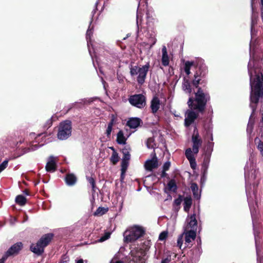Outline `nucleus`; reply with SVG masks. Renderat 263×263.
Here are the masks:
<instances>
[{
    "mask_svg": "<svg viewBox=\"0 0 263 263\" xmlns=\"http://www.w3.org/2000/svg\"><path fill=\"white\" fill-rule=\"evenodd\" d=\"M250 60L248 63V72L250 76V85L251 91L250 95V106L252 109V114L250 117L247 126V132L251 133L253 129V121L252 120L253 115L254 114L257 103L263 96V76L262 73H257L255 78H253L252 72V66L251 60L254 59V55L251 50V46L250 47Z\"/></svg>",
    "mask_w": 263,
    "mask_h": 263,
    "instance_id": "obj_1",
    "label": "nucleus"
},
{
    "mask_svg": "<svg viewBox=\"0 0 263 263\" xmlns=\"http://www.w3.org/2000/svg\"><path fill=\"white\" fill-rule=\"evenodd\" d=\"M209 99V95L207 93H204L199 87L195 93V99H193L192 97L189 98L187 104L192 110L202 112L204 110L206 104Z\"/></svg>",
    "mask_w": 263,
    "mask_h": 263,
    "instance_id": "obj_2",
    "label": "nucleus"
},
{
    "mask_svg": "<svg viewBox=\"0 0 263 263\" xmlns=\"http://www.w3.org/2000/svg\"><path fill=\"white\" fill-rule=\"evenodd\" d=\"M257 178H245L246 180V194L248 198V201L249 203V205L250 206L252 218V222L254 227V237L255 239V242L257 241V238L256 237L258 235V232L256 231L255 230V215L254 212L252 210V207L251 206V196L249 195V190L250 188H251V186L252 185L253 187L257 186V184L258 183V180L255 181V179ZM256 253L257 255V263H263V259L260 257L259 256V249L257 245V242H256Z\"/></svg>",
    "mask_w": 263,
    "mask_h": 263,
    "instance_id": "obj_3",
    "label": "nucleus"
},
{
    "mask_svg": "<svg viewBox=\"0 0 263 263\" xmlns=\"http://www.w3.org/2000/svg\"><path fill=\"white\" fill-rule=\"evenodd\" d=\"M145 229L142 226L135 225L127 229L123 234L124 240L126 242L135 241L142 237Z\"/></svg>",
    "mask_w": 263,
    "mask_h": 263,
    "instance_id": "obj_4",
    "label": "nucleus"
},
{
    "mask_svg": "<svg viewBox=\"0 0 263 263\" xmlns=\"http://www.w3.org/2000/svg\"><path fill=\"white\" fill-rule=\"evenodd\" d=\"M149 248V242L145 241L141 247L132 249L130 251L132 261L135 263H144L146 251Z\"/></svg>",
    "mask_w": 263,
    "mask_h": 263,
    "instance_id": "obj_5",
    "label": "nucleus"
},
{
    "mask_svg": "<svg viewBox=\"0 0 263 263\" xmlns=\"http://www.w3.org/2000/svg\"><path fill=\"white\" fill-rule=\"evenodd\" d=\"M150 67L149 63H147L142 67L131 66L130 73L132 77L137 76V81L138 84L142 85L145 82L147 73Z\"/></svg>",
    "mask_w": 263,
    "mask_h": 263,
    "instance_id": "obj_6",
    "label": "nucleus"
},
{
    "mask_svg": "<svg viewBox=\"0 0 263 263\" xmlns=\"http://www.w3.org/2000/svg\"><path fill=\"white\" fill-rule=\"evenodd\" d=\"M52 238L51 234L43 236L36 243H32L30 246L31 251L37 255H41L44 252V248L48 245Z\"/></svg>",
    "mask_w": 263,
    "mask_h": 263,
    "instance_id": "obj_7",
    "label": "nucleus"
},
{
    "mask_svg": "<svg viewBox=\"0 0 263 263\" xmlns=\"http://www.w3.org/2000/svg\"><path fill=\"white\" fill-rule=\"evenodd\" d=\"M71 122L68 120H66L61 122L57 135L58 139L61 140H65L71 135Z\"/></svg>",
    "mask_w": 263,
    "mask_h": 263,
    "instance_id": "obj_8",
    "label": "nucleus"
},
{
    "mask_svg": "<svg viewBox=\"0 0 263 263\" xmlns=\"http://www.w3.org/2000/svg\"><path fill=\"white\" fill-rule=\"evenodd\" d=\"M129 103L138 108H143L146 105V97L142 94L134 95L128 98Z\"/></svg>",
    "mask_w": 263,
    "mask_h": 263,
    "instance_id": "obj_9",
    "label": "nucleus"
},
{
    "mask_svg": "<svg viewBox=\"0 0 263 263\" xmlns=\"http://www.w3.org/2000/svg\"><path fill=\"white\" fill-rule=\"evenodd\" d=\"M92 33L93 31L92 30V29H90L89 27L86 32V37L87 42L88 51L92 58V60L93 61V56L97 57V54H99L100 51L98 49V47L96 46V45H93L91 43L90 38L91 36L92 35Z\"/></svg>",
    "mask_w": 263,
    "mask_h": 263,
    "instance_id": "obj_10",
    "label": "nucleus"
},
{
    "mask_svg": "<svg viewBox=\"0 0 263 263\" xmlns=\"http://www.w3.org/2000/svg\"><path fill=\"white\" fill-rule=\"evenodd\" d=\"M193 142V151L194 154H197L199 152V148L201 145L202 140L199 137V135L197 130L196 127L195 128L194 134L192 137Z\"/></svg>",
    "mask_w": 263,
    "mask_h": 263,
    "instance_id": "obj_11",
    "label": "nucleus"
},
{
    "mask_svg": "<svg viewBox=\"0 0 263 263\" xmlns=\"http://www.w3.org/2000/svg\"><path fill=\"white\" fill-rule=\"evenodd\" d=\"M186 221L187 224L185 228V231L194 230L196 232L197 221L196 219L195 214L191 215L186 218Z\"/></svg>",
    "mask_w": 263,
    "mask_h": 263,
    "instance_id": "obj_12",
    "label": "nucleus"
},
{
    "mask_svg": "<svg viewBox=\"0 0 263 263\" xmlns=\"http://www.w3.org/2000/svg\"><path fill=\"white\" fill-rule=\"evenodd\" d=\"M153 157L152 159L147 160L144 164L145 168L147 171H151L158 167V162L155 153L153 154Z\"/></svg>",
    "mask_w": 263,
    "mask_h": 263,
    "instance_id": "obj_13",
    "label": "nucleus"
},
{
    "mask_svg": "<svg viewBox=\"0 0 263 263\" xmlns=\"http://www.w3.org/2000/svg\"><path fill=\"white\" fill-rule=\"evenodd\" d=\"M198 114L193 110H189L186 112V117L185 119V125L189 126L197 118Z\"/></svg>",
    "mask_w": 263,
    "mask_h": 263,
    "instance_id": "obj_14",
    "label": "nucleus"
},
{
    "mask_svg": "<svg viewBox=\"0 0 263 263\" xmlns=\"http://www.w3.org/2000/svg\"><path fill=\"white\" fill-rule=\"evenodd\" d=\"M56 158L50 156L48 159L45 168L46 171L49 172H54L56 170Z\"/></svg>",
    "mask_w": 263,
    "mask_h": 263,
    "instance_id": "obj_15",
    "label": "nucleus"
},
{
    "mask_svg": "<svg viewBox=\"0 0 263 263\" xmlns=\"http://www.w3.org/2000/svg\"><path fill=\"white\" fill-rule=\"evenodd\" d=\"M185 235V244L188 247L189 244L196 238V232L194 230L185 231L184 232Z\"/></svg>",
    "mask_w": 263,
    "mask_h": 263,
    "instance_id": "obj_16",
    "label": "nucleus"
},
{
    "mask_svg": "<svg viewBox=\"0 0 263 263\" xmlns=\"http://www.w3.org/2000/svg\"><path fill=\"white\" fill-rule=\"evenodd\" d=\"M142 123V120L137 117L130 118L127 122V125L130 128L136 129Z\"/></svg>",
    "mask_w": 263,
    "mask_h": 263,
    "instance_id": "obj_17",
    "label": "nucleus"
},
{
    "mask_svg": "<svg viewBox=\"0 0 263 263\" xmlns=\"http://www.w3.org/2000/svg\"><path fill=\"white\" fill-rule=\"evenodd\" d=\"M161 62L164 66H167L170 64V58L165 46H163L162 48Z\"/></svg>",
    "mask_w": 263,
    "mask_h": 263,
    "instance_id": "obj_18",
    "label": "nucleus"
},
{
    "mask_svg": "<svg viewBox=\"0 0 263 263\" xmlns=\"http://www.w3.org/2000/svg\"><path fill=\"white\" fill-rule=\"evenodd\" d=\"M160 106V101L157 97H154L151 102V108L153 114H155L159 110Z\"/></svg>",
    "mask_w": 263,
    "mask_h": 263,
    "instance_id": "obj_19",
    "label": "nucleus"
},
{
    "mask_svg": "<svg viewBox=\"0 0 263 263\" xmlns=\"http://www.w3.org/2000/svg\"><path fill=\"white\" fill-rule=\"evenodd\" d=\"M22 242H17L14 244L7 251L6 255L8 256L17 253L22 249Z\"/></svg>",
    "mask_w": 263,
    "mask_h": 263,
    "instance_id": "obj_20",
    "label": "nucleus"
},
{
    "mask_svg": "<svg viewBox=\"0 0 263 263\" xmlns=\"http://www.w3.org/2000/svg\"><path fill=\"white\" fill-rule=\"evenodd\" d=\"M65 180L67 185L72 186L76 184L77 179L73 174H68L66 176Z\"/></svg>",
    "mask_w": 263,
    "mask_h": 263,
    "instance_id": "obj_21",
    "label": "nucleus"
},
{
    "mask_svg": "<svg viewBox=\"0 0 263 263\" xmlns=\"http://www.w3.org/2000/svg\"><path fill=\"white\" fill-rule=\"evenodd\" d=\"M182 88L184 92L190 95L192 92L191 83L187 79L184 78L182 85Z\"/></svg>",
    "mask_w": 263,
    "mask_h": 263,
    "instance_id": "obj_22",
    "label": "nucleus"
},
{
    "mask_svg": "<svg viewBox=\"0 0 263 263\" xmlns=\"http://www.w3.org/2000/svg\"><path fill=\"white\" fill-rule=\"evenodd\" d=\"M126 140L123 131L120 130L117 135V142L119 144H125Z\"/></svg>",
    "mask_w": 263,
    "mask_h": 263,
    "instance_id": "obj_23",
    "label": "nucleus"
},
{
    "mask_svg": "<svg viewBox=\"0 0 263 263\" xmlns=\"http://www.w3.org/2000/svg\"><path fill=\"white\" fill-rule=\"evenodd\" d=\"M192 204V200L191 197H186L184 199L183 208L184 210L188 212Z\"/></svg>",
    "mask_w": 263,
    "mask_h": 263,
    "instance_id": "obj_24",
    "label": "nucleus"
},
{
    "mask_svg": "<svg viewBox=\"0 0 263 263\" xmlns=\"http://www.w3.org/2000/svg\"><path fill=\"white\" fill-rule=\"evenodd\" d=\"M191 189L193 192L194 198L198 199L200 197V195L198 193V186L195 183H192L191 185Z\"/></svg>",
    "mask_w": 263,
    "mask_h": 263,
    "instance_id": "obj_25",
    "label": "nucleus"
},
{
    "mask_svg": "<svg viewBox=\"0 0 263 263\" xmlns=\"http://www.w3.org/2000/svg\"><path fill=\"white\" fill-rule=\"evenodd\" d=\"M130 147L129 146H125L122 149V153L123 154V157L122 159L126 160H129L130 159Z\"/></svg>",
    "mask_w": 263,
    "mask_h": 263,
    "instance_id": "obj_26",
    "label": "nucleus"
},
{
    "mask_svg": "<svg viewBox=\"0 0 263 263\" xmlns=\"http://www.w3.org/2000/svg\"><path fill=\"white\" fill-rule=\"evenodd\" d=\"M204 138L205 140H206V139L209 138V140H208V145L207 146H208V148L211 149L213 146L214 143L212 142L213 140V135L211 133L210 131H208L206 132V136Z\"/></svg>",
    "mask_w": 263,
    "mask_h": 263,
    "instance_id": "obj_27",
    "label": "nucleus"
},
{
    "mask_svg": "<svg viewBox=\"0 0 263 263\" xmlns=\"http://www.w3.org/2000/svg\"><path fill=\"white\" fill-rule=\"evenodd\" d=\"M203 77L201 74L199 75L198 72H196L194 75V79L193 80V85L196 88L198 87L199 84H201L200 81L202 80V78Z\"/></svg>",
    "mask_w": 263,
    "mask_h": 263,
    "instance_id": "obj_28",
    "label": "nucleus"
},
{
    "mask_svg": "<svg viewBox=\"0 0 263 263\" xmlns=\"http://www.w3.org/2000/svg\"><path fill=\"white\" fill-rule=\"evenodd\" d=\"M15 202L19 205L22 206L25 204L26 202V199L23 195H18L15 198Z\"/></svg>",
    "mask_w": 263,
    "mask_h": 263,
    "instance_id": "obj_29",
    "label": "nucleus"
},
{
    "mask_svg": "<svg viewBox=\"0 0 263 263\" xmlns=\"http://www.w3.org/2000/svg\"><path fill=\"white\" fill-rule=\"evenodd\" d=\"M194 65L193 62L186 61L184 64V70L187 75L190 74V69L191 67Z\"/></svg>",
    "mask_w": 263,
    "mask_h": 263,
    "instance_id": "obj_30",
    "label": "nucleus"
},
{
    "mask_svg": "<svg viewBox=\"0 0 263 263\" xmlns=\"http://www.w3.org/2000/svg\"><path fill=\"white\" fill-rule=\"evenodd\" d=\"M251 7H252V18H251V22H252V28L253 26L257 22V15L255 13L254 9L253 6V0H252L251 2Z\"/></svg>",
    "mask_w": 263,
    "mask_h": 263,
    "instance_id": "obj_31",
    "label": "nucleus"
},
{
    "mask_svg": "<svg viewBox=\"0 0 263 263\" xmlns=\"http://www.w3.org/2000/svg\"><path fill=\"white\" fill-rule=\"evenodd\" d=\"M255 142L256 144L257 143V147L260 154L263 156V142H262L259 139L256 138L255 139Z\"/></svg>",
    "mask_w": 263,
    "mask_h": 263,
    "instance_id": "obj_32",
    "label": "nucleus"
},
{
    "mask_svg": "<svg viewBox=\"0 0 263 263\" xmlns=\"http://www.w3.org/2000/svg\"><path fill=\"white\" fill-rule=\"evenodd\" d=\"M193 153V151H192L191 148H189L186 149L185 155L189 161L195 158Z\"/></svg>",
    "mask_w": 263,
    "mask_h": 263,
    "instance_id": "obj_33",
    "label": "nucleus"
},
{
    "mask_svg": "<svg viewBox=\"0 0 263 263\" xmlns=\"http://www.w3.org/2000/svg\"><path fill=\"white\" fill-rule=\"evenodd\" d=\"M110 161L114 164H116L118 162V161L119 160V157L118 156V153L114 151V152L112 153V154L110 157Z\"/></svg>",
    "mask_w": 263,
    "mask_h": 263,
    "instance_id": "obj_34",
    "label": "nucleus"
},
{
    "mask_svg": "<svg viewBox=\"0 0 263 263\" xmlns=\"http://www.w3.org/2000/svg\"><path fill=\"white\" fill-rule=\"evenodd\" d=\"M168 188L169 190L175 192L177 190V186L175 181L173 180L170 181L167 184Z\"/></svg>",
    "mask_w": 263,
    "mask_h": 263,
    "instance_id": "obj_35",
    "label": "nucleus"
},
{
    "mask_svg": "<svg viewBox=\"0 0 263 263\" xmlns=\"http://www.w3.org/2000/svg\"><path fill=\"white\" fill-rule=\"evenodd\" d=\"M107 210L104 208L99 207L97 209L96 212L94 213V215L96 216H101L104 214L106 212Z\"/></svg>",
    "mask_w": 263,
    "mask_h": 263,
    "instance_id": "obj_36",
    "label": "nucleus"
},
{
    "mask_svg": "<svg viewBox=\"0 0 263 263\" xmlns=\"http://www.w3.org/2000/svg\"><path fill=\"white\" fill-rule=\"evenodd\" d=\"M110 233L109 232H106L104 235L101 237L98 240L97 242H103L107 239H108L109 238H110Z\"/></svg>",
    "mask_w": 263,
    "mask_h": 263,
    "instance_id": "obj_37",
    "label": "nucleus"
},
{
    "mask_svg": "<svg viewBox=\"0 0 263 263\" xmlns=\"http://www.w3.org/2000/svg\"><path fill=\"white\" fill-rule=\"evenodd\" d=\"M128 165V160L122 159L121 172H126Z\"/></svg>",
    "mask_w": 263,
    "mask_h": 263,
    "instance_id": "obj_38",
    "label": "nucleus"
},
{
    "mask_svg": "<svg viewBox=\"0 0 263 263\" xmlns=\"http://www.w3.org/2000/svg\"><path fill=\"white\" fill-rule=\"evenodd\" d=\"M154 139L153 138H149L147 139L146 142V145L148 148H154Z\"/></svg>",
    "mask_w": 263,
    "mask_h": 263,
    "instance_id": "obj_39",
    "label": "nucleus"
},
{
    "mask_svg": "<svg viewBox=\"0 0 263 263\" xmlns=\"http://www.w3.org/2000/svg\"><path fill=\"white\" fill-rule=\"evenodd\" d=\"M210 162V158L209 156H206L203 160V163H202V167L204 168V170H206L208 167L209 164Z\"/></svg>",
    "mask_w": 263,
    "mask_h": 263,
    "instance_id": "obj_40",
    "label": "nucleus"
},
{
    "mask_svg": "<svg viewBox=\"0 0 263 263\" xmlns=\"http://www.w3.org/2000/svg\"><path fill=\"white\" fill-rule=\"evenodd\" d=\"M8 161L5 160L0 164V173L4 171L8 166Z\"/></svg>",
    "mask_w": 263,
    "mask_h": 263,
    "instance_id": "obj_41",
    "label": "nucleus"
},
{
    "mask_svg": "<svg viewBox=\"0 0 263 263\" xmlns=\"http://www.w3.org/2000/svg\"><path fill=\"white\" fill-rule=\"evenodd\" d=\"M87 180H88V182L90 183V184L91 185L93 191L95 192V181L94 179L92 177H89L87 178Z\"/></svg>",
    "mask_w": 263,
    "mask_h": 263,
    "instance_id": "obj_42",
    "label": "nucleus"
},
{
    "mask_svg": "<svg viewBox=\"0 0 263 263\" xmlns=\"http://www.w3.org/2000/svg\"><path fill=\"white\" fill-rule=\"evenodd\" d=\"M183 244V235H180L177 239V246L181 249Z\"/></svg>",
    "mask_w": 263,
    "mask_h": 263,
    "instance_id": "obj_43",
    "label": "nucleus"
},
{
    "mask_svg": "<svg viewBox=\"0 0 263 263\" xmlns=\"http://www.w3.org/2000/svg\"><path fill=\"white\" fill-rule=\"evenodd\" d=\"M167 236V233L166 232L163 231L161 232L159 236V239L160 240H163L165 239Z\"/></svg>",
    "mask_w": 263,
    "mask_h": 263,
    "instance_id": "obj_44",
    "label": "nucleus"
},
{
    "mask_svg": "<svg viewBox=\"0 0 263 263\" xmlns=\"http://www.w3.org/2000/svg\"><path fill=\"white\" fill-rule=\"evenodd\" d=\"M171 166V162L170 161H166L163 165V170L167 171L169 170Z\"/></svg>",
    "mask_w": 263,
    "mask_h": 263,
    "instance_id": "obj_45",
    "label": "nucleus"
},
{
    "mask_svg": "<svg viewBox=\"0 0 263 263\" xmlns=\"http://www.w3.org/2000/svg\"><path fill=\"white\" fill-rule=\"evenodd\" d=\"M189 162L190 163L191 167L193 169H195V168L196 167V162L195 158H194L193 159L189 160Z\"/></svg>",
    "mask_w": 263,
    "mask_h": 263,
    "instance_id": "obj_46",
    "label": "nucleus"
},
{
    "mask_svg": "<svg viewBox=\"0 0 263 263\" xmlns=\"http://www.w3.org/2000/svg\"><path fill=\"white\" fill-rule=\"evenodd\" d=\"M112 129V127L107 126V129H106V130L105 132V134L106 135V136L107 137H109L110 136Z\"/></svg>",
    "mask_w": 263,
    "mask_h": 263,
    "instance_id": "obj_47",
    "label": "nucleus"
},
{
    "mask_svg": "<svg viewBox=\"0 0 263 263\" xmlns=\"http://www.w3.org/2000/svg\"><path fill=\"white\" fill-rule=\"evenodd\" d=\"M115 119H116V118H115V116L114 115H111V119L110 121L109 122V123L108 124L107 126L112 127L114 124L115 123Z\"/></svg>",
    "mask_w": 263,
    "mask_h": 263,
    "instance_id": "obj_48",
    "label": "nucleus"
},
{
    "mask_svg": "<svg viewBox=\"0 0 263 263\" xmlns=\"http://www.w3.org/2000/svg\"><path fill=\"white\" fill-rule=\"evenodd\" d=\"M182 202V198L181 197H179L177 199H176L174 201V204L175 205L179 206L181 204Z\"/></svg>",
    "mask_w": 263,
    "mask_h": 263,
    "instance_id": "obj_49",
    "label": "nucleus"
},
{
    "mask_svg": "<svg viewBox=\"0 0 263 263\" xmlns=\"http://www.w3.org/2000/svg\"><path fill=\"white\" fill-rule=\"evenodd\" d=\"M43 145V144L42 145H40V146ZM39 147V146L37 145V144H33L29 148V151H35L36 149H37Z\"/></svg>",
    "mask_w": 263,
    "mask_h": 263,
    "instance_id": "obj_50",
    "label": "nucleus"
},
{
    "mask_svg": "<svg viewBox=\"0 0 263 263\" xmlns=\"http://www.w3.org/2000/svg\"><path fill=\"white\" fill-rule=\"evenodd\" d=\"M139 9H138L137 10V27H138V29H139V22L140 21V14H139Z\"/></svg>",
    "mask_w": 263,
    "mask_h": 263,
    "instance_id": "obj_51",
    "label": "nucleus"
},
{
    "mask_svg": "<svg viewBox=\"0 0 263 263\" xmlns=\"http://www.w3.org/2000/svg\"><path fill=\"white\" fill-rule=\"evenodd\" d=\"M110 263H123L122 261L119 260L116 257H114L110 261Z\"/></svg>",
    "mask_w": 263,
    "mask_h": 263,
    "instance_id": "obj_52",
    "label": "nucleus"
},
{
    "mask_svg": "<svg viewBox=\"0 0 263 263\" xmlns=\"http://www.w3.org/2000/svg\"><path fill=\"white\" fill-rule=\"evenodd\" d=\"M152 43L151 45V46H150L151 47H152L153 45H154L156 44V43L157 42L156 39L155 37L152 38Z\"/></svg>",
    "mask_w": 263,
    "mask_h": 263,
    "instance_id": "obj_53",
    "label": "nucleus"
},
{
    "mask_svg": "<svg viewBox=\"0 0 263 263\" xmlns=\"http://www.w3.org/2000/svg\"><path fill=\"white\" fill-rule=\"evenodd\" d=\"M169 262H170V259L168 258H165V259H163L161 261V263H169Z\"/></svg>",
    "mask_w": 263,
    "mask_h": 263,
    "instance_id": "obj_54",
    "label": "nucleus"
},
{
    "mask_svg": "<svg viewBox=\"0 0 263 263\" xmlns=\"http://www.w3.org/2000/svg\"><path fill=\"white\" fill-rule=\"evenodd\" d=\"M126 172H121V181H123L124 178V175H125V173Z\"/></svg>",
    "mask_w": 263,
    "mask_h": 263,
    "instance_id": "obj_55",
    "label": "nucleus"
},
{
    "mask_svg": "<svg viewBox=\"0 0 263 263\" xmlns=\"http://www.w3.org/2000/svg\"><path fill=\"white\" fill-rule=\"evenodd\" d=\"M64 259H65V260H64V259H63L61 261V262L60 263H68V260L67 259V257H65L64 258Z\"/></svg>",
    "mask_w": 263,
    "mask_h": 263,
    "instance_id": "obj_56",
    "label": "nucleus"
},
{
    "mask_svg": "<svg viewBox=\"0 0 263 263\" xmlns=\"http://www.w3.org/2000/svg\"><path fill=\"white\" fill-rule=\"evenodd\" d=\"M6 257H6V256L3 257L2 258H1L0 259V263H4V262H5L6 259Z\"/></svg>",
    "mask_w": 263,
    "mask_h": 263,
    "instance_id": "obj_57",
    "label": "nucleus"
},
{
    "mask_svg": "<svg viewBox=\"0 0 263 263\" xmlns=\"http://www.w3.org/2000/svg\"><path fill=\"white\" fill-rule=\"evenodd\" d=\"M167 174L166 173V171H164V170H162V174H161V177H166Z\"/></svg>",
    "mask_w": 263,
    "mask_h": 263,
    "instance_id": "obj_58",
    "label": "nucleus"
},
{
    "mask_svg": "<svg viewBox=\"0 0 263 263\" xmlns=\"http://www.w3.org/2000/svg\"><path fill=\"white\" fill-rule=\"evenodd\" d=\"M76 263H84L83 260L82 259H80L76 260Z\"/></svg>",
    "mask_w": 263,
    "mask_h": 263,
    "instance_id": "obj_59",
    "label": "nucleus"
},
{
    "mask_svg": "<svg viewBox=\"0 0 263 263\" xmlns=\"http://www.w3.org/2000/svg\"><path fill=\"white\" fill-rule=\"evenodd\" d=\"M123 201H122L121 202H120V210L121 211L122 209V207H123Z\"/></svg>",
    "mask_w": 263,
    "mask_h": 263,
    "instance_id": "obj_60",
    "label": "nucleus"
},
{
    "mask_svg": "<svg viewBox=\"0 0 263 263\" xmlns=\"http://www.w3.org/2000/svg\"><path fill=\"white\" fill-rule=\"evenodd\" d=\"M261 122H263V114L262 115V118Z\"/></svg>",
    "mask_w": 263,
    "mask_h": 263,
    "instance_id": "obj_61",
    "label": "nucleus"
},
{
    "mask_svg": "<svg viewBox=\"0 0 263 263\" xmlns=\"http://www.w3.org/2000/svg\"><path fill=\"white\" fill-rule=\"evenodd\" d=\"M139 2V6H140V0H137ZM139 6H138L139 7Z\"/></svg>",
    "mask_w": 263,
    "mask_h": 263,
    "instance_id": "obj_62",
    "label": "nucleus"
},
{
    "mask_svg": "<svg viewBox=\"0 0 263 263\" xmlns=\"http://www.w3.org/2000/svg\"><path fill=\"white\" fill-rule=\"evenodd\" d=\"M25 194H26V195H28L27 192H25Z\"/></svg>",
    "mask_w": 263,
    "mask_h": 263,
    "instance_id": "obj_63",
    "label": "nucleus"
}]
</instances>
